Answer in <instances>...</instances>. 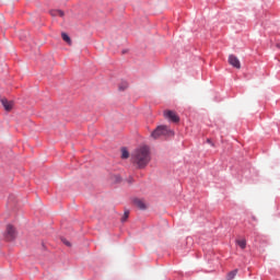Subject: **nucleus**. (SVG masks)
I'll return each instance as SVG.
<instances>
[{
	"label": "nucleus",
	"instance_id": "f257e3e1",
	"mask_svg": "<svg viewBox=\"0 0 280 280\" xmlns=\"http://www.w3.org/2000/svg\"><path fill=\"white\" fill-rule=\"evenodd\" d=\"M132 161L139 167V170L148 167V164L150 161H152V156L150 155V148L140 147L136 149L132 153Z\"/></svg>",
	"mask_w": 280,
	"mask_h": 280
},
{
	"label": "nucleus",
	"instance_id": "f03ea898",
	"mask_svg": "<svg viewBox=\"0 0 280 280\" xmlns=\"http://www.w3.org/2000/svg\"><path fill=\"white\" fill-rule=\"evenodd\" d=\"M161 137H174V130L165 125H160L151 132V138L161 139Z\"/></svg>",
	"mask_w": 280,
	"mask_h": 280
},
{
	"label": "nucleus",
	"instance_id": "7ed1b4c3",
	"mask_svg": "<svg viewBox=\"0 0 280 280\" xmlns=\"http://www.w3.org/2000/svg\"><path fill=\"white\" fill-rule=\"evenodd\" d=\"M4 238L7 242H14L16 240V229L12 224L7 225Z\"/></svg>",
	"mask_w": 280,
	"mask_h": 280
},
{
	"label": "nucleus",
	"instance_id": "20e7f679",
	"mask_svg": "<svg viewBox=\"0 0 280 280\" xmlns=\"http://www.w3.org/2000/svg\"><path fill=\"white\" fill-rule=\"evenodd\" d=\"M164 119L171 121L172 124H176V112L166 109L163 112Z\"/></svg>",
	"mask_w": 280,
	"mask_h": 280
},
{
	"label": "nucleus",
	"instance_id": "39448f33",
	"mask_svg": "<svg viewBox=\"0 0 280 280\" xmlns=\"http://www.w3.org/2000/svg\"><path fill=\"white\" fill-rule=\"evenodd\" d=\"M229 65L234 67V69H242V63L240 62V59L235 55L229 56Z\"/></svg>",
	"mask_w": 280,
	"mask_h": 280
},
{
	"label": "nucleus",
	"instance_id": "423d86ee",
	"mask_svg": "<svg viewBox=\"0 0 280 280\" xmlns=\"http://www.w3.org/2000/svg\"><path fill=\"white\" fill-rule=\"evenodd\" d=\"M0 102H1L4 110H7V113H10V110H12V108H14V102L8 101V98H1Z\"/></svg>",
	"mask_w": 280,
	"mask_h": 280
},
{
	"label": "nucleus",
	"instance_id": "0eeeda50",
	"mask_svg": "<svg viewBox=\"0 0 280 280\" xmlns=\"http://www.w3.org/2000/svg\"><path fill=\"white\" fill-rule=\"evenodd\" d=\"M133 205L138 209H141V211H145V209H148V202L144 201V199L137 198V199L133 200Z\"/></svg>",
	"mask_w": 280,
	"mask_h": 280
},
{
	"label": "nucleus",
	"instance_id": "6e6552de",
	"mask_svg": "<svg viewBox=\"0 0 280 280\" xmlns=\"http://www.w3.org/2000/svg\"><path fill=\"white\" fill-rule=\"evenodd\" d=\"M235 277H237V269H234V270L230 271L226 276V279L228 280H233V279H235Z\"/></svg>",
	"mask_w": 280,
	"mask_h": 280
},
{
	"label": "nucleus",
	"instance_id": "1a4fd4ad",
	"mask_svg": "<svg viewBox=\"0 0 280 280\" xmlns=\"http://www.w3.org/2000/svg\"><path fill=\"white\" fill-rule=\"evenodd\" d=\"M51 16H65V12L60 10H52L50 11Z\"/></svg>",
	"mask_w": 280,
	"mask_h": 280
},
{
	"label": "nucleus",
	"instance_id": "9d476101",
	"mask_svg": "<svg viewBox=\"0 0 280 280\" xmlns=\"http://www.w3.org/2000/svg\"><path fill=\"white\" fill-rule=\"evenodd\" d=\"M61 38L62 40H65V43H68V45H71V37H69L67 33H62Z\"/></svg>",
	"mask_w": 280,
	"mask_h": 280
},
{
	"label": "nucleus",
	"instance_id": "9b49d317",
	"mask_svg": "<svg viewBox=\"0 0 280 280\" xmlns=\"http://www.w3.org/2000/svg\"><path fill=\"white\" fill-rule=\"evenodd\" d=\"M237 246L244 250L246 248V240H238L236 241Z\"/></svg>",
	"mask_w": 280,
	"mask_h": 280
},
{
	"label": "nucleus",
	"instance_id": "f8f14e48",
	"mask_svg": "<svg viewBox=\"0 0 280 280\" xmlns=\"http://www.w3.org/2000/svg\"><path fill=\"white\" fill-rule=\"evenodd\" d=\"M128 156H130V153L128 152V150L122 149L121 150V159H128Z\"/></svg>",
	"mask_w": 280,
	"mask_h": 280
},
{
	"label": "nucleus",
	"instance_id": "ddd939ff",
	"mask_svg": "<svg viewBox=\"0 0 280 280\" xmlns=\"http://www.w3.org/2000/svg\"><path fill=\"white\" fill-rule=\"evenodd\" d=\"M130 215V212L125 211L122 218H121V222H126V220H128V217Z\"/></svg>",
	"mask_w": 280,
	"mask_h": 280
},
{
	"label": "nucleus",
	"instance_id": "4468645a",
	"mask_svg": "<svg viewBox=\"0 0 280 280\" xmlns=\"http://www.w3.org/2000/svg\"><path fill=\"white\" fill-rule=\"evenodd\" d=\"M61 242H63L66 246H71V243L67 241V238H62Z\"/></svg>",
	"mask_w": 280,
	"mask_h": 280
},
{
	"label": "nucleus",
	"instance_id": "2eb2a0df",
	"mask_svg": "<svg viewBox=\"0 0 280 280\" xmlns=\"http://www.w3.org/2000/svg\"><path fill=\"white\" fill-rule=\"evenodd\" d=\"M119 180H120V177H119V176H116L115 182H116V183H119Z\"/></svg>",
	"mask_w": 280,
	"mask_h": 280
},
{
	"label": "nucleus",
	"instance_id": "dca6fc26",
	"mask_svg": "<svg viewBox=\"0 0 280 280\" xmlns=\"http://www.w3.org/2000/svg\"><path fill=\"white\" fill-rule=\"evenodd\" d=\"M177 275L182 276V275H183V272L178 271V272H177Z\"/></svg>",
	"mask_w": 280,
	"mask_h": 280
},
{
	"label": "nucleus",
	"instance_id": "f3484780",
	"mask_svg": "<svg viewBox=\"0 0 280 280\" xmlns=\"http://www.w3.org/2000/svg\"><path fill=\"white\" fill-rule=\"evenodd\" d=\"M128 88V83H125V89Z\"/></svg>",
	"mask_w": 280,
	"mask_h": 280
},
{
	"label": "nucleus",
	"instance_id": "a211bd4d",
	"mask_svg": "<svg viewBox=\"0 0 280 280\" xmlns=\"http://www.w3.org/2000/svg\"><path fill=\"white\" fill-rule=\"evenodd\" d=\"M208 143H211V140H208Z\"/></svg>",
	"mask_w": 280,
	"mask_h": 280
},
{
	"label": "nucleus",
	"instance_id": "6ab92c4d",
	"mask_svg": "<svg viewBox=\"0 0 280 280\" xmlns=\"http://www.w3.org/2000/svg\"><path fill=\"white\" fill-rule=\"evenodd\" d=\"M176 121H178V117H176Z\"/></svg>",
	"mask_w": 280,
	"mask_h": 280
}]
</instances>
